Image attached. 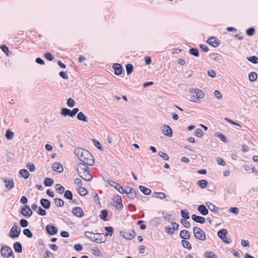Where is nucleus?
Masks as SVG:
<instances>
[{
  "label": "nucleus",
  "instance_id": "nucleus-64",
  "mask_svg": "<svg viewBox=\"0 0 258 258\" xmlns=\"http://www.w3.org/2000/svg\"><path fill=\"white\" fill-rule=\"evenodd\" d=\"M44 258H54V257L50 251L47 250L45 253Z\"/></svg>",
  "mask_w": 258,
  "mask_h": 258
},
{
  "label": "nucleus",
  "instance_id": "nucleus-20",
  "mask_svg": "<svg viewBox=\"0 0 258 258\" xmlns=\"http://www.w3.org/2000/svg\"><path fill=\"white\" fill-rule=\"evenodd\" d=\"M192 219L196 222L203 224L205 222V219L204 217L193 214L191 216Z\"/></svg>",
  "mask_w": 258,
  "mask_h": 258
},
{
  "label": "nucleus",
  "instance_id": "nucleus-30",
  "mask_svg": "<svg viewBox=\"0 0 258 258\" xmlns=\"http://www.w3.org/2000/svg\"><path fill=\"white\" fill-rule=\"evenodd\" d=\"M77 118L81 121H83L84 122L88 121L87 117L84 115V114L82 112H80L78 113Z\"/></svg>",
  "mask_w": 258,
  "mask_h": 258
},
{
  "label": "nucleus",
  "instance_id": "nucleus-42",
  "mask_svg": "<svg viewBox=\"0 0 258 258\" xmlns=\"http://www.w3.org/2000/svg\"><path fill=\"white\" fill-rule=\"evenodd\" d=\"M126 70V73L128 75L132 74L134 70V67L132 64H127L125 66Z\"/></svg>",
  "mask_w": 258,
  "mask_h": 258
},
{
  "label": "nucleus",
  "instance_id": "nucleus-4",
  "mask_svg": "<svg viewBox=\"0 0 258 258\" xmlns=\"http://www.w3.org/2000/svg\"><path fill=\"white\" fill-rule=\"evenodd\" d=\"M1 255L4 258H14V253L11 248L8 246H4L1 250Z\"/></svg>",
  "mask_w": 258,
  "mask_h": 258
},
{
  "label": "nucleus",
  "instance_id": "nucleus-53",
  "mask_svg": "<svg viewBox=\"0 0 258 258\" xmlns=\"http://www.w3.org/2000/svg\"><path fill=\"white\" fill-rule=\"evenodd\" d=\"M210 57L212 59L216 61H219V60L220 59V56L217 53L211 54Z\"/></svg>",
  "mask_w": 258,
  "mask_h": 258
},
{
  "label": "nucleus",
  "instance_id": "nucleus-48",
  "mask_svg": "<svg viewBox=\"0 0 258 258\" xmlns=\"http://www.w3.org/2000/svg\"><path fill=\"white\" fill-rule=\"evenodd\" d=\"M92 141L96 147H97L100 151H103V148L102 147L101 144L97 140H96V139H93Z\"/></svg>",
  "mask_w": 258,
  "mask_h": 258
},
{
  "label": "nucleus",
  "instance_id": "nucleus-24",
  "mask_svg": "<svg viewBox=\"0 0 258 258\" xmlns=\"http://www.w3.org/2000/svg\"><path fill=\"white\" fill-rule=\"evenodd\" d=\"M180 237L184 239H188L190 238V234L186 230H181L180 232Z\"/></svg>",
  "mask_w": 258,
  "mask_h": 258
},
{
  "label": "nucleus",
  "instance_id": "nucleus-17",
  "mask_svg": "<svg viewBox=\"0 0 258 258\" xmlns=\"http://www.w3.org/2000/svg\"><path fill=\"white\" fill-rule=\"evenodd\" d=\"M52 169L53 171H57L59 173L63 172V167L62 165L58 162H55L52 165Z\"/></svg>",
  "mask_w": 258,
  "mask_h": 258
},
{
  "label": "nucleus",
  "instance_id": "nucleus-45",
  "mask_svg": "<svg viewBox=\"0 0 258 258\" xmlns=\"http://www.w3.org/2000/svg\"><path fill=\"white\" fill-rule=\"evenodd\" d=\"M5 136L8 140L12 139L14 137V133L10 130H7L6 132Z\"/></svg>",
  "mask_w": 258,
  "mask_h": 258
},
{
  "label": "nucleus",
  "instance_id": "nucleus-61",
  "mask_svg": "<svg viewBox=\"0 0 258 258\" xmlns=\"http://www.w3.org/2000/svg\"><path fill=\"white\" fill-rule=\"evenodd\" d=\"M181 214L182 217L185 219H188L189 218V214L187 212H185L184 210H181Z\"/></svg>",
  "mask_w": 258,
  "mask_h": 258
},
{
  "label": "nucleus",
  "instance_id": "nucleus-13",
  "mask_svg": "<svg viewBox=\"0 0 258 258\" xmlns=\"http://www.w3.org/2000/svg\"><path fill=\"white\" fill-rule=\"evenodd\" d=\"M78 174L85 181H90L92 179V176L90 172L86 173V172H81L80 173H78Z\"/></svg>",
  "mask_w": 258,
  "mask_h": 258
},
{
  "label": "nucleus",
  "instance_id": "nucleus-7",
  "mask_svg": "<svg viewBox=\"0 0 258 258\" xmlns=\"http://www.w3.org/2000/svg\"><path fill=\"white\" fill-rule=\"evenodd\" d=\"M89 164H85L84 163H80L77 165V170L78 173H80L81 172L86 173L90 172V169L88 167Z\"/></svg>",
  "mask_w": 258,
  "mask_h": 258
},
{
  "label": "nucleus",
  "instance_id": "nucleus-18",
  "mask_svg": "<svg viewBox=\"0 0 258 258\" xmlns=\"http://www.w3.org/2000/svg\"><path fill=\"white\" fill-rule=\"evenodd\" d=\"M4 182L5 183V186L8 190H10L13 188L14 186V182L13 179H9L8 180L6 179H3Z\"/></svg>",
  "mask_w": 258,
  "mask_h": 258
},
{
  "label": "nucleus",
  "instance_id": "nucleus-28",
  "mask_svg": "<svg viewBox=\"0 0 258 258\" xmlns=\"http://www.w3.org/2000/svg\"><path fill=\"white\" fill-rule=\"evenodd\" d=\"M54 203L56 207H62L64 205V201L59 198H55L54 199Z\"/></svg>",
  "mask_w": 258,
  "mask_h": 258
},
{
  "label": "nucleus",
  "instance_id": "nucleus-8",
  "mask_svg": "<svg viewBox=\"0 0 258 258\" xmlns=\"http://www.w3.org/2000/svg\"><path fill=\"white\" fill-rule=\"evenodd\" d=\"M21 213L25 217H29L32 215L33 212L29 206L26 205L24 207L22 208Z\"/></svg>",
  "mask_w": 258,
  "mask_h": 258
},
{
  "label": "nucleus",
  "instance_id": "nucleus-62",
  "mask_svg": "<svg viewBox=\"0 0 258 258\" xmlns=\"http://www.w3.org/2000/svg\"><path fill=\"white\" fill-rule=\"evenodd\" d=\"M208 75L212 78H214L216 76V72L213 70L208 71Z\"/></svg>",
  "mask_w": 258,
  "mask_h": 258
},
{
  "label": "nucleus",
  "instance_id": "nucleus-5",
  "mask_svg": "<svg viewBox=\"0 0 258 258\" xmlns=\"http://www.w3.org/2000/svg\"><path fill=\"white\" fill-rule=\"evenodd\" d=\"M120 234L128 240L132 239L136 235V232L134 229H125L120 232Z\"/></svg>",
  "mask_w": 258,
  "mask_h": 258
},
{
  "label": "nucleus",
  "instance_id": "nucleus-41",
  "mask_svg": "<svg viewBox=\"0 0 258 258\" xmlns=\"http://www.w3.org/2000/svg\"><path fill=\"white\" fill-rule=\"evenodd\" d=\"M44 183L46 186H50L53 183V180L52 179L47 177L44 179Z\"/></svg>",
  "mask_w": 258,
  "mask_h": 258
},
{
  "label": "nucleus",
  "instance_id": "nucleus-58",
  "mask_svg": "<svg viewBox=\"0 0 258 258\" xmlns=\"http://www.w3.org/2000/svg\"><path fill=\"white\" fill-rule=\"evenodd\" d=\"M20 223L21 226L23 228L27 227V226L28 225V221L24 219L20 220Z\"/></svg>",
  "mask_w": 258,
  "mask_h": 258
},
{
  "label": "nucleus",
  "instance_id": "nucleus-25",
  "mask_svg": "<svg viewBox=\"0 0 258 258\" xmlns=\"http://www.w3.org/2000/svg\"><path fill=\"white\" fill-rule=\"evenodd\" d=\"M13 248L17 252L21 253L22 251V246L19 242H15L13 244Z\"/></svg>",
  "mask_w": 258,
  "mask_h": 258
},
{
  "label": "nucleus",
  "instance_id": "nucleus-49",
  "mask_svg": "<svg viewBox=\"0 0 258 258\" xmlns=\"http://www.w3.org/2000/svg\"><path fill=\"white\" fill-rule=\"evenodd\" d=\"M23 233L28 238H31L33 236L32 233L29 229H24L23 230Z\"/></svg>",
  "mask_w": 258,
  "mask_h": 258
},
{
  "label": "nucleus",
  "instance_id": "nucleus-21",
  "mask_svg": "<svg viewBox=\"0 0 258 258\" xmlns=\"http://www.w3.org/2000/svg\"><path fill=\"white\" fill-rule=\"evenodd\" d=\"M60 113L63 116H67L69 115L70 117H74V115L72 113V110H71L67 108H62L60 110Z\"/></svg>",
  "mask_w": 258,
  "mask_h": 258
},
{
  "label": "nucleus",
  "instance_id": "nucleus-55",
  "mask_svg": "<svg viewBox=\"0 0 258 258\" xmlns=\"http://www.w3.org/2000/svg\"><path fill=\"white\" fill-rule=\"evenodd\" d=\"M254 28L253 27H250L246 30V33L248 36H252L254 34Z\"/></svg>",
  "mask_w": 258,
  "mask_h": 258
},
{
  "label": "nucleus",
  "instance_id": "nucleus-57",
  "mask_svg": "<svg viewBox=\"0 0 258 258\" xmlns=\"http://www.w3.org/2000/svg\"><path fill=\"white\" fill-rule=\"evenodd\" d=\"M67 103L68 106L70 107H73L75 106V101L73 99L71 98L68 99Z\"/></svg>",
  "mask_w": 258,
  "mask_h": 258
},
{
  "label": "nucleus",
  "instance_id": "nucleus-9",
  "mask_svg": "<svg viewBox=\"0 0 258 258\" xmlns=\"http://www.w3.org/2000/svg\"><path fill=\"white\" fill-rule=\"evenodd\" d=\"M162 132V133L167 137H171L172 136V130L168 125H163Z\"/></svg>",
  "mask_w": 258,
  "mask_h": 258
},
{
  "label": "nucleus",
  "instance_id": "nucleus-27",
  "mask_svg": "<svg viewBox=\"0 0 258 258\" xmlns=\"http://www.w3.org/2000/svg\"><path fill=\"white\" fill-rule=\"evenodd\" d=\"M227 233V231L226 229H221L218 232V235L222 239H224V238L227 239V237H226V235Z\"/></svg>",
  "mask_w": 258,
  "mask_h": 258
},
{
  "label": "nucleus",
  "instance_id": "nucleus-12",
  "mask_svg": "<svg viewBox=\"0 0 258 258\" xmlns=\"http://www.w3.org/2000/svg\"><path fill=\"white\" fill-rule=\"evenodd\" d=\"M78 174L85 181H90L92 179V176L90 172L86 173V172H81L80 173H78Z\"/></svg>",
  "mask_w": 258,
  "mask_h": 258
},
{
  "label": "nucleus",
  "instance_id": "nucleus-59",
  "mask_svg": "<svg viewBox=\"0 0 258 258\" xmlns=\"http://www.w3.org/2000/svg\"><path fill=\"white\" fill-rule=\"evenodd\" d=\"M195 135L198 137H202L203 136V131L201 128H197L195 131Z\"/></svg>",
  "mask_w": 258,
  "mask_h": 258
},
{
  "label": "nucleus",
  "instance_id": "nucleus-60",
  "mask_svg": "<svg viewBox=\"0 0 258 258\" xmlns=\"http://www.w3.org/2000/svg\"><path fill=\"white\" fill-rule=\"evenodd\" d=\"M217 136L219 138V139L223 142L224 143H227V138L226 137V136L223 135V134L222 133H220L219 134H218L217 135Z\"/></svg>",
  "mask_w": 258,
  "mask_h": 258
},
{
  "label": "nucleus",
  "instance_id": "nucleus-35",
  "mask_svg": "<svg viewBox=\"0 0 258 258\" xmlns=\"http://www.w3.org/2000/svg\"><path fill=\"white\" fill-rule=\"evenodd\" d=\"M92 253L96 256H100L101 255V251L97 247L95 246L92 248Z\"/></svg>",
  "mask_w": 258,
  "mask_h": 258
},
{
  "label": "nucleus",
  "instance_id": "nucleus-63",
  "mask_svg": "<svg viewBox=\"0 0 258 258\" xmlns=\"http://www.w3.org/2000/svg\"><path fill=\"white\" fill-rule=\"evenodd\" d=\"M27 167L29 169L30 171L34 172L35 169V165L33 163H28L26 165Z\"/></svg>",
  "mask_w": 258,
  "mask_h": 258
},
{
  "label": "nucleus",
  "instance_id": "nucleus-40",
  "mask_svg": "<svg viewBox=\"0 0 258 258\" xmlns=\"http://www.w3.org/2000/svg\"><path fill=\"white\" fill-rule=\"evenodd\" d=\"M198 185L202 188H205L208 184V182L205 179L200 180L197 182Z\"/></svg>",
  "mask_w": 258,
  "mask_h": 258
},
{
  "label": "nucleus",
  "instance_id": "nucleus-54",
  "mask_svg": "<svg viewBox=\"0 0 258 258\" xmlns=\"http://www.w3.org/2000/svg\"><path fill=\"white\" fill-rule=\"evenodd\" d=\"M106 240V239L105 237H100V238H95L94 239V241L96 242V243H104Z\"/></svg>",
  "mask_w": 258,
  "mask_h": 258
},
{
  "label": "nucleus",
  "instance_id": "nucleus-34",
  "mask_svg": "<svg viewBox=\"0 0 258 258\" xmlns=\"http://www.w3.org/2000/svg\"><path fill=\"white\" fill-rule=\"evenodd\" d=\"M205 256V258H218L217 255L212 251H206Z\"/></svg>",
  "mask_w": 258,
  "mask_h": 258
},
{
  "label": "nucleus",
  "instance_id": "nucleus-16",
  "mask_svg": "<svg viewBox=\"0 0 258 258\" xmlns=\"http://www.w3.org/2000/svg\"><path fill=\"white\" fill-rule=\"evenodd\" d=\"M46 230L47 233L51 235H54L57 232V228L51 225H47L46 226Z\"/></svg>",
  "mask_w": 258,
  "mask_h": 258
},
{
  "label": "nucleus",
  "instance_id": "nucleus-47",
  "mask_svg": "<svg viewBox=\"0 0 258 258\" xmlns=\"http://www.w3.org/2000/svg\"><path fill=\"white\" fill-rule=\"evenodd\" d=\"M165 231L169 234L172 235L174 233V230L172 229V227L170 226H166L164 228Z\"/></svg>",
  "mask_w": 258,
  "mask_h": 258
},
{
  "label": "nucleus",
  "instance_id": "nucleus-44",
  "mask_svg": "<svg viewBox=\"0 0 258 258\" xmlns=\"http://www.w3.org/2000/svg\"><path fill=\"white\" fill-rule=\"evenodd\" d=\"M64 197L68 200H72L73 199L72 192L69 190H67L65 191L64 194Z\"/></svg>",
  "mask_w": 258,
  "mask_h": 258
},
{
  "label": "nucleus",
  "instance_id": "nucleus-11",
  "mask_svg": "<svg viewBox=\"0 0 258 258\" xmlns=\"http://www.w3.org/2000/svg\"><path fill=\"white\" fill-rule=\"evenodd\" d=\"M78 174L85 181H90L92 179V176L90 172L86 173V172H81L80 173H78Z\"/></svg>",
  "mask_w": 258,
  "mask_h": 258
},
{
  "label": "nucleus",
  "instance_id": "nucleus-39",
  "mask_svg": "<svg viewBox=\"0 0 258 258\" xmlns=\"http://www.w3.org/2000/svg\"><path fill=\"white\" fill-rule=\"evenodd\" d=\"M107 215L108 211L105 209L102 210L101 212V215H100V217L102 220L104 221H106Z\"/></svg>",
  "mask_w": 258,
  "mask_h": 258
},
{
  "label": "nucleus",
  "instance_id": "nucleus-38",
  "mask_svg": "<svg viewBox=\"0 0 258 258\" xmlns=\"http://www.w3.org/2000/svg\"><path fill=\"white\" fill-rule=\"evenodd\" d=\"M189 53L195 56L198 57L199 55V51L197 48H191L189 50Z\"/></svg>",
  "mask_w": 258,
  "mask_h": 258
},
{
  "label": "nucleus",
  "instance_id": "nucleus-22",
  "mask_svg": "<svg viewBox=\"0 0 258 258\" xmlns=\"http://www.w3.org/2000/svg\"><path fill=\"white\" fill-rule=\"evenodd\" d=\"M40 203L41 206L45 209H48L50 207V202L47 199H41Z\"/></svg>",
  "mask_w": 258,
  "mask_h": 258
},
{
  "label": "nucleus",
  "instance_id": "nucleus-56",
  "mask_svg": "<svg viewBox=\"0 0 258 258\" xmlns=\"http://www.w3.org/2000/svg\"><path fill=\"white\" fill-rule=\"evenodd\" d=\"M181 223L185 228H189L190 226V223L186 220V219H181Z\"/></svg>",
  "mask_w": 258,
  "mask_h": 258
},
{
  "label": "nucleus",
  "instance_id": "nucleus-29",
  "mask_svg": "<svg viewBox=\"0 0 258 258\" xmlns=\"http://www.w3.org/2000/svg\"><path fill=\"white\" fill-rule=\"evenodd\" d=\"M139 188L145 195H149L151 193V190L144 186L140 185Z\"/></svg>",
  "mask_w": 258,
  "mask_h": 258
},
{
  "label": "nucleus",
  "instance_id": "nucleus-33",
  "mask_svg": "<svg viewBox=\"0 0 258 258\" xmlns=\"http://www.w3.org/2000/svg\"><path fill=\"white\" fill-rule=\"evenodd\" d=\"M55 190L57 192L62 194L64 191V188L60 184L58 183L55 185Z\"/></svg>",
  "mask_w": 258,
  "mask_h": 258
},
{
  "label": "nucleus",
  "instance_id": "nucleus-23",
  "mask_svg": "<svg viewBox=\"0 0 258 258\" xmlns=\"http://www.w3.org/2000/svg\"><path fill=\"white\" fill-rule=\"evenodd\" d=\"M198 210L202 215L204 216H206L208 214V210L204 205H201L199 206Z\"/></svg>",
  "mask_w": 258,
  "mask_h": 258
},
{
  "label": "nucleus",
  "instance_id": "nucleus-36",
  "mask_svg": "<svg viewBox=\"0 0 258 258\" xmlns=\"http://www.w3.org/2000/svg\"><path fill=\"white\" fill-rule=\"evenodd\" d=\"M181 244L183 247L187 248L188 250H190L191 249V246L190 243L186 241V239L181 240Z\"/></svg>",
  "mask_w": 258,
  "mask_h": 258
},
{
  "label": "nucleus",
  "instance_id": "nucleus-6",
  "mask_svg": "<svg viewBox=\"0 0 258 258\" xmlns=\"http://www.w3.org/2000/svg\"><path fill=\"white\" fill-rule=\"evenodd\" d=\"M20 232L21 228L18 226L17 223H14L9 232V236L12 238L18 237Z\"/></svg>",
  "mask_w": 258,
  "mask_h": 258
},
{
  "label": "nucleus",
  "instance_id": "nucleus-50",
  "mask_svg": "<svg viewBox=\"0 0 258 258\" xmlns=\"http://www.w3.org/2000/svg\"><path fill=\"white\" fill-rule=\"evenodd\" d=\"M44 56L47 60L51 61L54 59L53 56L49 52H47L44 54Z\"/></svg>",
  "mask_w": 258,
  "mask_h": 258
},
{
  "label": "nucleus",
  "instance_id": "nucleus-19",
  "mask_svg": "<svg viewBox=\"0 0 258 258\" xmlns=\"http://www.w3.org/2000/svg\"><path fill=\"white\" fill-rule=\"evenodd\" d=\"M108 183L110 186L114 187L120 193L121 192V190H122V186L112 180H108Z\"/></svg>",
  "mask_w": 258,
  "mask_h": 258
},
{
  "label": "nucleus",
  "instance_id": "nucleus-14",
  "mask_svg": "<svg viewBox=\"0 0 258 258\" xmlns=\"http://www.w3.org/2000/svg\"><path fill=\"white\" fill-rule=\"evenodd\" d=\"M219 41L215 37H210L207 40V43L214 47H217L219 45Z\"/></svg>",
  "mask_w": 258,
  "mask_h": 258
},
{
  "label": "nucleus",
  "instance_id": "nucleus-32",
  "mask_svg": "<svg viewBox=\"0 0 258 258\" xmlns=\"http://www.w3.org/2000/svg\"><path fill=\"white\" fill-rule=\"evenodd\" d=\"M257 74L254 72L250 73L248 75L249 80L251 82H254L257 79Z\"/></svg>",
  "mask_w": 258,
  "mask_h": 258
},
{
  "label": "nucleus",
  "instance_id": "nucleus-26",
  "mask_svg": "<svg viewBox=\"0 0 258 258\" xmlns=\"http://www.w3.org/2000/svg\"><path fill=\"white\" fill-rule=\"evenodd\" d=\"M206 205L209 209V210L212 212H219V209L218 208L216 207L214 204H213L211 203L210 202H207L206 203Z\"/></svg>",
  "mask_w": 258,
  "mask_h": 258
},
{
  "label": "nucleus",
  "instance_id": "nucleus-43",
  "mask_svg": "<svg viewBox=\"0 0 258 258\" xmlns=\"http://www.w3.org/2000/svg\"><path fill=\"white\" fill-rule=\"evenodd\" d=\"M78 192L82 196L86 195L88 193L87 190L85 188L82 187V186L79 188Z\"/></svg>",
  "mask_w": 258,
  "mask_h": 258
},
{
  "label": "nucleus",
  "instance_id": "nucleus-1",
  "mask_svg": "<svg viewBox=\"0 0 258 258\" xmlns=\"http://www.w3.org/2000/svg\"><path fill=\"white\" fill-rule=\"evenodd\" d=\"M74 153L78 159L85 164L92 166L94 164V159L92 154L87 150L82 148H77L75 149Z\"/></svg>",
  "mask_w": 258,
  "mask_h": 258
},
{
  "label": "nucleus",
  "instance_id": "nucleus-37",
  "mask_svg": "<svg viewBox=\"0 0 258 258\" xmlns=\"http://www.w3.org/2000/svg\"><path fill=\"white\" fill-rule=\"evenodd\" d=\"M134 189L130 186H125L124 188L122 187V190H121L120 194H125L126 195H128L130 192L133 191Z\"/></svg>",
  "mask_w": 258,
  "mask_h": 258
},
{
  "label": "nucleus",
  "instance_id": "nucleus-31",
  "mask_svg": "<svg viewBox=\"0 0 258 258\" xmlns=\"http://www.w3.org/2000/svg\"><path fill=\"white\" fill-rule=\"evenodd\" d=\"M20 174L22 177L25 179H27L29 177L30 174L26 169H21L19 171Z\"/></svg>",
  "mask_w": 258,
  "mask_h": 258
},
{
  "label": "nucleus",
  "instance_id": "nucleus-3",
  "mask_svg": "<svg viewBox=\"0 0 258 258\" xmlns=\"http://www.w3.org/2000/svg\"><path fill=\"white\" fill-rule=\"evenodd\" d=\"M193 232L196 238L202 241H205L206 235L205 232L200 228L195 227L193 228Z\"/></svg>",
  "mask_w": 258,
  "mask_h": 258
},
{
  "label": "nucleus",
  "instance_id": "nucleus-52",
  "mask_svg": "<svg viewBox=\"0 0 258 258\" xmlns=\"http://www.w3.org/2000/svg\"><path fill=\"white\" fill-rule=\"evenodd\" d=\"M158 155L161 158H162L164 160H168L169 159V157H168V156L167 155V154L163 152L159 151L158 152Z\"/></svg>",
  "mask_w": 258,
  "mask_h": 258
},
{
  "label": "nucleus",
  "instance_id": "nucleus-51",
  "mask_svg": "<svg viewBox=\"0 0 258 258\" xmlns=\"http://www.w3.org/2000/svg\"><path fill=\"white\" fill-rule=\"evenodd\" d=\"M128 197L131 199H134L135 197L137 196V192L136 190L134 189L133 191L130 192L128 195H127Z\"/></svg>",
  "mask_w": 258,
  "mask_h": 258
},
{
  "label": "nucleus",
  "instance_id": "nucleus-15",
  "mask_svg": "<svg viewBox=\"0 0 258 258\" xmlns=\"http://www.w3.org/2000/svg\"><path fill=\"white\" fill-rule=\"evenodd\" d=\"M112 68L114 70L115 75L119 76L122 74V68L120 64L114 63L113 64Z\"/></svg>",
  "mask_w": 258,
  "mask_h": 258
},
{
  "label": "nucleus",
  "instance_id": "nucleus-46",
  "mask_svg": "<svg viewBox=\"0 0 258 258\" xmlns=\"http://www.w3.org/2000/svg\"><path fill=\"white\" fill-rule=\"evenodd\" d=\"M247 59L250 62L256 64L258 63V57L256 56H252L247 57Z\"/></svg>",
  "mask_w": 258,
  "mask_h": 258
},
{
  "label": "nucleus",
  "instance_id": "nucleus-2",
  "mask_svg": "<svg viewBox=\"0 0 258 258\" xmlns=\"http://www.w3.org/2000/svg\"><path fill=\"white\" fill-rule=\"evenodd\" d=\"M188 91L191 94L188 99L190 101L199 103L200 102V99L203 98L205 96L203 91L198 88H191L189 89Z\"/></svg>",
  "mask_w": 258,
  "mask_h": 258
},
{
  "label": "nucleus",
  "instance_id": "nucleus-10",
  "mask_svg": "<svg viewBox=\"0 0 258 258\" xmlns=\"http://www.w3.org/2000/svg\"><path fill=\"white\" fill-rule=\"evenodd\" d=\"M72 213L77 217L82 218L84 216V213L80 207H76L72 209Z\"/></svg>",
  "mask_w": 258,
  "mask_h": 258
}]
</instances>
